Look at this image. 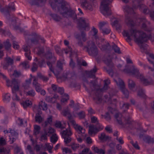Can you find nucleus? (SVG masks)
I'll return each mask as SVG.
<instances>
[{
	"instance_id": "nucleus-1",
	"label": "nucleus",
	"mask_w": 154,
	"mask_h": 154,
	"mask_svg": "<svg viewBox=\"0 0 154 154\" xmlns=\"http://www.w3.org/2000/svg\"><path fill=\"white\" fill-rule=\"evenodd\" d=\"M126 37H127V41L129 42L131 38L134 39V41L140 47L143 51L146 50L148 45L144 43L150 40L151 42L154 41V35L150 33H146L141 30L131 29L128 32H126Z\"/></svg>"
},
{
	"instance_id": "nucleus-2",
	"label": "nucleus",
	"mask_w": 154,
	"mask_h": 154,
	"mask_svg": "<svg viewBox=\"0 0 154 154\" xmlns=\"http://www.w3.org/2000/svg\"><path fill=\"white\" fill-rule=\"evenodd\" d=\"M49 2L53 10L57 7L60 14L64 17H76L74 11L67 5L64 0H49Z\"/></svg>"
},
{
	"instance_id": "nucleus-3",
	"label": "nucleus",
	"mask_w": 154,
	"mask_h": 154,
	"mask_svg": "<svg viewBox=\"0 0 154 154\" xmlns=\"http://www.w3.org/2000/svg\"><path fill=\"white\" fill-rule=\"evenodd\" d=\"M126 63V73L133 75L137 79H140L141 82L145 85H151L152 83V80L149 81L145 79L143 74L140 73L139 72V70L135 68L133 65L132 60L129 57H127Z\"/></svg>"
},
{
	"instance_id": "nucleus-4",
	"label": "nucleus",
	"mask_w": 154,
	"mask_h": 154,
	"mask_svg": "<svg viewBox=\"0 0 154 154\" xmlns=\"http://www.w3.org/2000/svg\"><path fill=\"white\" fill-rule=\"evenodd\" d=\"M0 78H2L5 80L7 86L8 87H11L12 88V92L19 91L20 82L18 80L14 79L11 81H10L7 78L5 75L1 72H0Z\"/></svg>"
},
{
	"instance_id": "nucleus-5",
	"label": "nucleus",
	"mask_w": 154,
	"mask_h": 154,
	"mask_svg": "<svg viewBox=\"0 0 154 154\" xmlns=\"http://www.w3.org/2000/svg\"><path fill=\"white\" fill-rule=\"evenodd\" d=\"M86 45L83 46V49H87L86 51L88 54L92 56L95 57L98 54V50L95 43L91 41L86 42Z\"/></svg>"
},
{
	"instance_id": "nucleus-6",
	"label": "nucleus",
	"mask_w": 154,
	"mask_h": 154,
	"mask_svg": "<svg viewBox=\"0 0 154 154\" xmlns=\"http://www.w3.org/2000/svg\"><path fill=\"white\" fill-rule=\"evenodd\" d=\"M112 0H102L101 3L100 9L101 13L105 16L107 17L111 14V10L109 5Z\"/></svg>"
},
{
	"instance_id": "nucleus-7",
	"label": "nucleus",
	"mask_w": 154,
	"mask_h": 154,
	"mask_svg": "<svg viewBox=\"0 0 154 154\" xmlns=\"http://www.w3.org/2000/svg\"><path fill=\"white\" fill-rule=\"evenodd\" d=\"M75 37L77 41V44L80 47H83L84 42L87 40V34L83 31H81L80 34H75Z\"/></svg>"
},
{
	"instance_id": "nucleus-8",
	"label": "nucleus",
	"mask_w": 154,
	"mask_h": 154,
	"mask_svg": "<svg viewBox=\"0 0 154 154\" xmlns=\"http://www.w3.org/2000/svg\"><path fill=\"white\" fill-rule=\"evenodd\" d=\"M78 25L80 30L89 31L90 29L88 20L85 18L81 17L79 19Z\"/></svg>"
},
{
	"instance_id": "nucleus-9",
	"label": "nucleus",
	"mask_w": 154,
	"mask_h": 154,
	"mask_svg": "<svg viewBox=\"0 0 154 154\" xmlns=\"http://www.w3.org/2000/svg\"><path fill=\"white\" fill-rule=\"evenodd\" d=\"M61 133L62 136L64 139L65 143L66 144L69 143L72 140L71 136L72 134V132L70 128H69L63 131Z\"/></svg>"
},
{
	"instance_id": "nucleus-10",
	"label": "nucleus",
	"mask_w": 154,
	"mask_h": 154,
	"mask_svg": "<svg viewBox=\"0 0 154 154\" xmlns=\"http://www.w3.org/2000/svg\"><path fill=\"white\" fill-rule=\"evenodd\" d=\"M51 71L57 76L59 75L63 71L62 63L60 61H58L56 67L54 69L51 68Z\"/></svg>"
},
{
	"instance_id": "nucleus-11",
	"label": "nucleus",
	"mask_w": 154,
	"mask_h": 154,
	"mask_svg": "<svg viewBox=\"0 0 154 154\" xmlns=\"http://www.w3.org/2000/svg\"><path fill=\"white\" fill-rule=\"evenodd\" d=\"M76 78V75L74 72L66 73L62 77V78L64 80L67 79L71 81L75 80Z\"/></svg>"
},
{
	"instance_id": "nucleus-12",
	"label": "nucleus",
	"mask_w": 154,
	"mask_h": 154,
	"mask_svg": "<svg viewBox=\"0 0 154 154\" xmlns=\"http://www.w3.org/2000/svg\"><path fill=\"white\" fill-rule=\"evenodd\" d=\"M114 80L117 85L120 87L122 91L124 94L125 93V86L124 82L122 79L117 77L114 79Z\"/></svg>"
},
{
	"instance_id": "nucleus-13",
	"label": "nucleus",
	"mask_w": 154,
	"mask_h": 154,
	"mask_svg": "<svg viewBox=\"0 0 154 154\" xmlns=\"http://www.w3.org/2000/svg\"><path fill=\"white\" fill-rule=\"evenodd\" d=\"M23 50L26 52L25 54L26 57L29 60H31L32 57L30 56L31 53L30 46L28 44H26L23 46Z\"/></svg>"
},
{
	"instance_id": "nucleus-14",
	"label": "nucleus",
	"mask_w": 154,
	"mask_h": 154,
	"mask_svg": "<svg viewBox=\"0 0 154 154\" xmlns=\"http://www.w3.org/2000/svg\"><path fill=\"white\" fill-rule=\"evenodd\" d=\"M11 5L6 6L4 8L1 9L0 11L1 12H3L5 15L7 14H9L11 10L13 11L15 10V7L13 3H11Z\"/></svg>"
},
{
	"instance_id": "nucleus-15",
	"label": "nucleus",
	"mask_w": 154,
	"mask_h": 154,
	"mask_svg": "<svg viewBox=\"0 0 154 154\" xmlns=\"http://www.w3.org/2000/svg\"><path fill=\"white\" fill-rule=\"evenodd\" d=\"M99 90H96V93L93 95V99L95 103L99 104L102 101L101 96L100 94H98Z\"/></svg>"
},
{
	"instance_id": "nucleus-16",
	"label": "nucleus",
	"mask_w": 154,
	"mask_h": 154,
	"mask_svg": "<svg viewBox=\"0 0 154 154\" xmlns=\"http://www.w3.org/2000/svg\"><path fill=\"white\" fill-rule=\"evenodd\" d=\"M81 6L82 7L86 10H89L92 11L93 10L92 5L88 3L86 1H84L81 4Z\"/></svg>"
},
{
	"instance_id": "nucleus-17",
	"label": "nucleus",
	"mask_w": 154,
	"mask_h": 154,
	"mask_svg": "<svg viewBox=\"0 0 154 154\" xmlns=\"http://www.w3.org/2000/svg\"><path fill=\"white\" fill-rule=\"evenodd\" d=\"M46 57L47 59L52 60L53 62H55L56 60L55 57L54 56V54H52L51 50L49 49L47 52Z\"/></svg>"
},
{
	"instance_id": "nucleus-18",
	"label": "nucleus",
	"mask_w": 154,
	"mask_h": 154,
	"mask_svg": "<svg viewBox=\"0 0 154 154\" xmlns=\"http://www.w3.org/2000/svg\"><path fill=\"white\" fill-rule=\"evenodd\" d=\"M92 149L94 152L98 154H105V150L102 149H99L97 147L93 146L92 148Z\"/></svg>"
},
{
	"instance_id": "nucleus-19",
	"label": "nucleus",
	"mask_w": 154,
	"mask_h": 154,
	"mask_svg": "<svg viewBox=\"0 0 154 154\" xmlns=\"http://www.w3.org/2000/svg\"><path fill=\"white\" fill-rule=\"evenodd\" d=\"M99 131V130H98V129L94 125H92L89 126L88 132L90 134H95Z\"/></svg>"
},
{
	"instance_id": "nucleus-20",
	"label": "nucleus",
	"mask_w": 154,
	"mask_h": 154,
	"mask_svg": "<svg viewBox=\"0 0 154 154\" xmlns=\"http://www.w3.org/2000/svg\"><path fill=\"white\" fill-rule=\"evenodd\" d=\"M30 36H31L32 38H33L31 39V42L32 44L36 45L38 43V40L37 39L38 36L34 32L32 33V34L30 35Z\"/></svg>"
},
{
	"instance_id": "nucleus-21",
	"label": "nucleus",
	"mask_w": 154,
	"mask_h": 154,
	"mask_svg": "<svg viewBox=\"0 0 154 154\" xmlns=\"http://www.w3.org/2000/svg\"><path fill=\"white\" fill-rule=\"evenodd\" d=\"M103 61L105 64L109 67H113V66L111 58L110 56H109L108 58L106 57L105 56L103 59Z\"/></svg>"
},
{
	"instance_id": "nucleus-22",
	"label": "nucleus",
	"mask_w": 154,
	"mask_h": 154,
	"mask_svg": "<svg viewBox=\"0 0 154 154\" xmlns=\"http://www.w3.org/2000/svg\"><path fill=\"white\" fill-rule=\"evenodd\" d=\"M99 139L103 141H106L109 139V137L106 135L104 133H102L99 135Z\"/></svg>"
},
{
	"instance_id": "nucleus-23",
	"label": "nucleus",
	"mask_w": 154,
	"mask_h": 154,
	"mask_svg": "<svg viewBox=\"0 0 154 154\" xmlns=\"http://www.w3.org/2000/svg\"><path fill=\"white\" fill-rule=\"evenodd\" d=\"M97 81L94 80L91 81L90 83H88L92 91H95L96 90V87L97 86Z\"/></svg>"
},
{
	"instance_id": "nucleus-24",
	"label": "nucleus",
	"mask_w": 154,
	"mask_h": 154,
	"mask_svg": "<svg viewBox=\"0 0 154 154\" xmlns=\"http://www.w3.org/2000/svg\"><path fill=\"white\" fill-rule=\"evenodd\" d=\"M139 10L145 14H147L149 12L148 7L143 4H142L139 6Z\"/></svg>"
},
{
	"instance_id": "nucleus-25",
	"label": "nucleus",
	"mask_w": 154,
	"mask_h": 154,
	"mask_svg": "<svg viewBox=\"0 0 154 154\" xmlns=\"http://www.w3.org/2000/svg\"><path fill=\"white\" fill-rule=\"evenodd\" d=\"M122 115L119 112H118L116 114L115 118L116 119L118 123L120 125H122Z\"/></svg>"
},
{
	"instance_id": "nucleus-26",
	"label": "nucleus",
	"mask_w": 154,
	"mask_h": 154,
	"mask_svg": "<svg viewBox=\"0 0 154 154\" xmlns=\"http://www.w3.org/2000/svg\"><path fill=\"white\" fill-rule=\"evenodd\" d=\"M74 128L79 134L84 133L85 130L81 126L77 124Z\"/></svg>"
},
{
	"instance_id": "nucleus-27",
	"label": "nucleus",
	"mask_w": 154,
	"mask_h": 154,
	"mask_svg": "<svg viewBox=\"0 0 154 154\" xmlns=\"http://www.w3.org/2000/svg\"><path fill=\"white\" fill-rule=\"evenodd\" d=\"M45 133L47 134L48 136L54 133L55 132V130L53 128L50 127L48 129L45 128L44 129Z\"/></svg>"
},
{
	"instance_id": "nucleus-28",
	"label": "nucleus",
	"mask_w": 154,
	"mask_h": 154,
	"mask_svg": "<svg viewBox=\"0 0 154 154\" xmlns=\"http://www.w3.org/2000/svg\"><path fill=\"white\" fill-rule=\"evenodd\" d=\"M108 24V23L107 21H101L99 23L98 26L100 30H101L106 26Z\"/></svg>"
},
{
	"instance_id": "nucleus-29",
	"label": "nucleus",
	"mask_w": 154,
	"mask_h": 154,
	"mask_svg": "<svg viewBox=\"0 0 154 154\" xmlns=\"http://www.w3.org/2000/svg\"><path fill=\"white\" fill-rule=\"evenodd\" d=\"M97 69L95 66H94L93 69H91L88 73L89 76L90 77H95V74L97 70Z\"/></svg>"
},
{
	"instance_id": "nucleus-30",
	"label": "nucleus",
	"mask_w": 154,
	"mask_h": 154,
	"mask_svg": "<svg viewBox=\"0 0 154 154\" xmlns=\"http://www.w3.org/2000/svg\"><path fill=\"white\" fill-rule=\"evenodd\" d=\"M39 106L41 109H42L44 110H46L48 108L47 104L42 101L39 103Z\"/></svg>"
},
{
	"instance_id": "nucleus-31",
	"label": "nucleus",
	"mask_w": 154,
	"mask_h": 154,
	"mask_svg": "<svg viewBox=\"0 0 154 154\" xmlns=\"http://www.w3.org/2000/svg\"><path fill=\"white\" fill-rule=\"evenodd\" d=\"M38 113L36 114L35 117V121L39 123H41L43 121V118L40 115L39 113Z\"/></svg>"
},
{
	"instance_id": "nucleus-32",
	"label": "nucleus",
	"mask_w": 154,
	"mask_h": 154,
	"mask_svg": "<svg viewBox=\"0 0 154 154\" xmlns=\"http://www.w3.org/2000/svg\"><path fill=\"white\" fill-rule=\"evenodd\" d=\"M111 48V46L110 45L109 43L107 42L105 44L102 45L100 49L103 51H105L109 50Z\"/></svg>"
},
{
	"instance_id": "nucleus-33",
	"label": "nucleus",
	"mask_w": 154,
	"mask_h": 154,
	"mask_svg": "<svg viewBox=\"0 0 154 154\" xmlns=\"http://www.w3.org/2000/svg\"><path fill=\"white\" fill-rule=\"evenodd\" d=\"M37 76L39 79L42 80L44 82H47L49 79L48 77L42 75L40 72L38 73Z\"/></svg>"
},
{
	"instance_id": "nucleus-34",
	"label": "nucleus",
	"mask_w": 154,
	"mask_h": 154,
	"mask_svg": "<svg viewBox=\"0 0 154 154\" xmlns=\"http://www.w3.org/2000/svg\"><path fill=\"white\" fill-rule=\"evenodd\" d=\"M69 99V95L68 94H64L62 96V98L61 100V101L62 103L67 102V101Z\"/></svg>"
},
{
	"instance_id": "nucleus-35",
	"label": "nucleus",
	"mask_w": 154,
	"mask_h": 154,
	"mask_svg": "<svg viewBox=\"0 0 154 154\" xmlns=\"http://www.w3.org/2000/svg\"><path fill=\"white\" fill-rule=\"evenodd\" d=\"M101 31L103 34L107 35L110 33L111 30L109 27L106 26Z\"/></svg>"
},
{
	"instance_id": "nucleus-36",
	"label": "nucleus",
	"mask_w": 154,
	"mask_h": 154,
	"mask_svg": "<svg viewBox=\"0 0 154 154\" xmlns=\"http://www.w3.org/2000/svg\"><path fill=\"white\" fill-rule=\"evenodd\" d=\"M140 19V20H142V21H143L144 22H145V23H143L142 24V28L145 31H147L148 32H150L151 31H152V29H147L146 28V24H145V23L146 22V20L145 19V18H144V19Z\"/></svg>"
},
{
	"instance_id": "nucleus-37",
	"label": "nucleus",
	"mask_w": 154,
	"mask_h": 154,
	"mask_svg": "<svg viewBox=\"0 0 154 154\" xmlns=\"http://www.w3.org/2000/svg\"><path fill=\"white\" fill-rule=\"evenodd\" d=\"M21 104L24 108H26L31 105L32 104V103L31 101L29 100H26L22 103Z\"/></svg>"
},
{
	"instance_id": "nucleus-38",
	"label": "nucleus",
	"mask_w": 154,
	"mask_h": 154,
	"mask_svg": "<svg viewBox=\"0 0 154 154\" xmlns=\"http://www.w3.org/2000/svg\"><path fill=\"white\" fill-rule=\"evenodd\" d=\"M5 60L6 62L8 63V64L10 65H12L14 63L13 59L8 56H7L5 58Z\"/></svg>"
},
{
	"instance_id": "nucleus-39",
	"label": "nucleus",
	"mask_w": 154,
	"mask_h": 154,
	"mask_svg": "<svg viewBox=\"0 0 154 154\" xmlns=\"http://www.w3.org/2000/svg\"><path fill=\"white\" fill-rule=\"evenodd\" d=\"M41 128L39 125H35L34 126V134L36 135L40 132Z\"/></svg>"
},
{
	"instance_id": "nucleus-40",
	"label": "nucleus",
	"mask_w": 154,
	"mask_h": 154,
	"mask_svg": "<svg viewBox=\"0 0 154 154\" xmlns=\"http://www.w3.org/2000/svg\"><path fill=\"white\" fill-rule=\"evenodd\" d=\"M51 141L53 143H55L57 140L58 138L55 134H53L51 137Z\"/></svg>"
},
{
	"instance_id": "nucleus-41",
	"label": "nucleus",
	"mask_w": 154,
	"mask_h": 154,
	"mask_svg": "<svg viewBox=\"0 0 154 154\" xmlns=\"http://www.w3.org/2000/svg\"><path fill=\"white\" fill-rule=\"evenodd\" d=\"M50 16L55 21H58L61 19V18L56 14H51Z\"/></svg>"
},
{
	"instance_id": "nucleus-42",
	"label": "nucleus",
	"mask_w": 154,
	"mask_h": 154,
	"mask_svg": "<svg viewBox=\"0 0 154 154\" xmlns=\"http://www.w3.org/2000/svg\"><path fill=\"white\" fill-rule=\"evenodd\" d=\"M4 45L7 50H9L11 47V45L10 43L9 40L8 39L4 42Z\"/></svg>"
},
{
	"instance_id": "nucleus-43",
	"label": "nucleus",
	"mask_w": 154,
	"mask_h": 154,
	"mask_svg": "<svg viewBox=\"0 0 154 154\" xmlns=\"http://www.w3.org/2000/svg\"><path fill=\"white\" fill-rule=\"evenodd\" d=\"M3 97V100L5 102H9L11 99L10 96L9 94L7 93L5 94Z\"/></svg>"
},
{
	"instance_id": "nucleus-44",
	"label": "nucleus",
	"mask_w": 154,
	"mask_h": 154,
	"mask_svg": "<svg viewBox=\"0 0 154 154\" xmlns=\"http://www.w3.org/2000/svg\"><path fill=\"white\" fill-rule=\"evenodd\" d=\"M61 114L65 116H68V119L69 118V117L72 116L69 110L68 109L64 110L62 111Z\"/></svg>"
},
{
	"instance_id": "nucleus-45",
	"label": "nucleus",
	"mask_w": 154,
	"mask_h": 154,
	"mask_svg": "<svg viewBox=\"0 0 154 154\" xmlns=\"http://www.w3.org/2000/svg\"><path fill=\"white\" fill-rule=\"evenodd\" d=\"M22 151L21 148L20 147L16 145L14 148V154H18Z\"/></svg>"
},
{
	"instance_id": "nucleus-46",
	"label": "nucleus",
	"mask_w": 154,
	"mask_h": 154,
	"mask_svg": "<svg viewBox=\"0 0 154 154\" xmlns=\"http://www.w3.org/2000/svg\"><path fill=\"white\" fill-rule=\"evenodd\" d=\"M35 92L34 90L31 89L28 91L26 92V94L27 96H29L31 97H33L35 95Z\"/></svg>"
},
{
	"instance_id": "nucleus-47",
	"label": "nucleus",
	"mask_w": 154,
	"mask_h": 154,
	"mask_svg": "<svg viewBox=\"0 0 154 154\" xmlns=\"http://www.w3.org/2000/svg\"><path fill=\"white\" fill-rule=\"evenodd\" d=\"M45 100L46 101L52 103H55V99L53 97H51L49 96H46L45 98Z\"/></svg>"
},
{
	"instance_id": "nucleus-48",
	"label": "nucleus",
	"mask_w": 154,
	"mask_h": 154,
	"mask_svg": "<svg viewBox=\"0 0 154 154\" xmlns=\"http://www.w3.org/2000/svg\"><path fill=\"white\" fill-rule=\"evenodd\" d=\"M20 65L22 66V67L25 69H27L29 67V62L27 61H25L21 63Z\"/></svg>"
},
{
	"instance_id": "nucleus-49",
	"label": "nucleus",
	"mask_w": 154,
	"mask_h": 154,
	"mask_svg": "<svg viewBox=\"0 0 154 154\" xmlns=\"http://www.w3.org/2000/svg\"><path fill=\"white\" fill-rule=\"evenodd\" d=\"M128 85L129 88L131 89H132L134 87L135 84L132 80L129 79L128 81Z\"/></svg>"
},
{
	"instance_id": "nucleus-50",
	"label": "nucleus",
	"mask_w": 154,
	"mask_h": 154,
	"mask_svg": "<svg viewBox=\"0 0 154 154\" xmlns=\"http://www.w3.org/2000/svg\"><path fill=\"white\" fill-rule=\"evenodd\" d=\"M137 95L140 97L145 98L146 96L142 90H140L138 92Z\"/></svg>"
},
{
	"instance_id": "nucleus-51",
	"label": "nucleus",
	"mask_w": 154,
	"mask_h": 154,
	"mask_svg": "<svg viewBox=\"0 0 154 154\" xmlns=\"http://www.w3.org/2000/svg\"><path fill=\"white\" fill-rule=\"evenodd\" d=\"M112 49L116 53L119 54L121 53V51L119 48L116 45H114L112 46Z\"/></svg>"
},
{
	"instance_id": "nucleus-52",
	"label": "nucleus",
	"mask_w": 154,
	"mask_h": 154,
	"mask_svg": "<svg viewBox=\"0 0 154 154\" xmlns=\"http://www.w3.org/2000/svg\"><path fill=\"white\" fill-rule=\"evenodd\" d=\"M38 68V65L35 63H33L32 64V66L31 69L32 72H34L37 71Z\"/></svg>"
},
{
	"instance_id": "nucleus-53",
	"label": "nucleus",
	"mask_w": 154,
	"mask_h": 154,
	"mask_svg": "<svg viewBox=\"0 0 154 154\" xmlns=\"http://www.w3.org/2000/svg\"><path fill=\"white\" fill-rule=\"evenodd\" d=\"M69 117V118H68V119L69 120L70 123L72 125V126L74 127L75 126V125H76L77 124H76L75 121L73 119L72 117V116H70Z\"/></svg>"
},
{
	"instance_id": "nucleus-54",
	"label": "nucleus",
	"mask_w": 154,
	"mask_h": 154,
	"mask_svg": "<svg viewBox=\"0 0 154 154\" xmlns=\"http://www.w3.org/2000/svg\"><path fill=\"white\" fill-rule=\"evenodd\" d=\"M0 33L4 35H6L9 33V31L7 29H5L0 28Z\"/></svg>"
},
{
	"instance_id": "nucleus-55",
	"label": "nucleus",
	"mask_w": 154,
	"mask_h": 154,
	"mask_svg": "<svg viewBox=\"0 0 154 154\" xmlns=\"http://www.w3.org/2000/svg\"><path fill=\"white\" fill-rule=\"evenodd\" d=\"M104 85L103 88L105 89H107L108 85L110 83V80L109 79H107L106 80H104Z\"/></svg>"
},
{
	"instance_id": "nucleus-56",
	"label": "nucleus",
	"mask_w": 154,
	"mask_h": 154,
	"mask_svg": "<svg viewBox=\"0 0 154 154\" xmlns=\"http://www.w3.org/2000/svg\"><path fill=\"white\" fill-rule=\"evenodd\" d=\"M21 75V73L20 71H18L17 70L14 71L13 75L16 78L18 77Z\"/></svg>"
},
{
	"instance_id": "nucleus-57",
	"label": "nucleus",
	"mask_w": 154,
	"mask_h": 154,
	"mask_svg": "<svg viewBox=\"0 0 154 154\" xmlns=\"http://www.w3.org/2000/svg\"><path fill=\"white\" fill-rule=\"evenodd\" d=\"M101 116L102 117H104V118L107 121H109L111 119V117L108 112H107L106 113L105 115H102Z\"/></svg>"
},
{
	"instance_id": "nucleus-58",
	"label": "nucleus",
	"mask_w": 154,
	"mask_h": 154,
	"mask_svg": "<svg viewBox=\"0 0 154 154\" xmlns=\"http://www.w3.org/2000/svg\"><path fill=\"white\" fill-rule=\"evenodd\" d=\"M127 10V12L128 14H133L134 12V10L132 8H130L129 7L126 6V11Z\"/></svg>"
},
{
	"instance_id": "nucleus-59",
	"label": "nucleus",
	"mask_w": 154,
	"mask_h": 154,
	"mask_svg": "<svg viewBox=\"0 0 154 154\" xmlns=\"http://www.w3.org/2000/svg\"><path fill=\"white\" fill-rule=\"evenodd\" d=\"M80 119H83L85 116V113L84 111H81L77 114Z\"/></svg>"
},
{
	"instance_id": "nucleus-60",
	"label": "nucleus",
	"mask_w": 154,
	"mask_h": 154,
	"mask_svg": "<svg viewBox=\"0 0 154 154\" xmlns=\"http://www.w3.org/2000/svg\"><path fill=\"white\" fill-rule=\"evenodd\" d=\"M130 143H131L133 146L136 149H140V147L138 146L137 141H136L135 143H134V142L132 140L130 142Z\"/></svg>"
},
{
	"instance_id": "nucleus-61",
	"label": "nucleus",
	"mask_w": 154,
	"mask_h": 154,
	"mask_svg": "<svg viewBox=\"0 0 154 154\" xmlns=\"http://www.w3.org/2000/svg\"><path fill=\"white\" fill-rule=\"evenodd\" d=\"M16 91H14V92H12L13 95L12 97V99L14 100H15L16 101H19L20 100L19 98L17 96V94H16Z\"/></svg>"
},
{
	"instance_id": "nucleus-62",
	"label": "nucleus",
	"mask_w": 154,
	"mask_h": 154,
	"mask_svg": "<svg viewBox=\"0 0 154 154\" xmlns=\"http://www.w3.org/2000/svg\"><path fill=\"white\" fill-rule=\"evenodd\" d=\"M6 144V141L3 137H0V145L4 146Z\"/></svg>"
},
{
	"instance_id": "nucleus-63",
	"label": "nucleus",
	"mask_w": 154,
	"mask_h": 154,
	"mask_svg": "<svg viewBox=\"0 0 154 154\" xmlns=\"http://www.w3.org/2000/svg\"><path fill=\"white\" fill-rule=\"evenodd\" d=\"M10 129L9 133L11 134V135L13 136H16L18 135V133L14 130Z\"/></svg>"
},
{
	"instance_id": "nucleus-64",
	"label": "nucleus",
	"mask_w": 154,
	"mask_h": 154,
	"mask_svg": "<svg viewBox=\"0 0 154 154\" xmlns=\"http://www.w3.org/2000/svg\"><path fill=\"white\" fill-rule=\"evenodd\" d=\"M55 126L57 128H60L61 129H63L64 128L62 126L61 123L60 121H58L55 124Z\"/></svg>"
}]
</instances>
